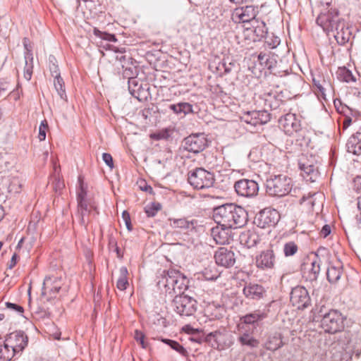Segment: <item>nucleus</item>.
Segmentation results:
<instances>
[{"mask_svg": "<svg viewBox=\"0 0 361 361\" xmlns=\"http://www.w3.org/2000/svg\"><path fill=\"white\" fill-rule=\"evenodd\" d=\"M18 257L16 254H13L12 257H11V259L10 261V264H9V268L10 269H12L13 267H15V265L17 263V259H18Z\"/></svg>", "mask_w": 361, "mask_h": 361, "instance_id": "57", "label": "nucleus"}, {"mask_svg": "<svg viewBox=\"0 0 361 361\" xmlns=\"http://www.w3.org/2000/svg\"><path fill=\"white\" fill-rule=\"evenodd\" d=\"M279 127L286 135H291L300 130V121L295 114L288 113L279 119Z\"/></svg>", "mask_w": 361, "mask_h": 361, "instance_id": "11", "label": "nucleus"}, {"mask_svg": "<svg viewBox=\"0 0 361 361\" xmlns=\"http://www.w3.org/2000/svg\"><path fill=\"white\" fill-rule=\"evenodd\" d=\"M94 35L98 37H100L103 39H105L109 42H116L117 39L116 38L114 35L103 32L100 30H99L97 28L94 29Z\"/></svg>", "mask_w": 361, "mask_h": 361, "instance_id": "44", "label": "nucleus"}, {"mask_svg": "<svg viewBox=\"0 0 361 361\" xmlns=\"http://www.w3.org/2000/svg\"><path fill=\"white\" fill-rule=\"evenodd\" d=\"M332 32L335 39L341 45L347 43L352 35L350 27L345 25L343 20H341L337 23L336 27L334 28V32Z\"/></svg>", "mask_w": 361, "mask_h": 361, "instance_id": "20", "label": "nucleus"}, {"mask_svg": "<svg viewBox=\"0 0 361 361\" xmlns=\"http://www.w3.org/2000/svg\"><path fill=\"white\" fill-rule=\"evenodd\" d=\"M122 218L126 225L127 228L130 231L132 229V225L129 213L127 211H124L122 214Z\"/></svg>", "mask_w": 361, "mask_h": 361, "instance_id": "54", "label": "nucleus"}, {"mask_svg": "<svg viewBox=\"0 0 361 361\" xmlns=\"http://www.w3.org/2000/svg\"><path fill=\"white\" fill-rule=\"evenodd\" d=\"M161 209V204L159 202H152L145 207V212L148 217L154 216Z\"/></svg>", "mask_w": 361, "mask_h": 361, "instance_id": "39", "label": "nucleus"}, {"mask_svg": "<svg viewBox=\"0 0 361 361\" xmlns=\"http://www.w3.org/2000/svg\"><path fill=\"white\" fill-rule=\"evenodd\" d=\"M351 121H352L351 118H349V117L346 118L345 119V121L343 122V127H344V128H348L350 126V124L351 123Z\"/></svg>", "mask_w": 361, "mask_h": 361, "instance_id": "63", "label": "nucleus"}, {"mask_svg": "<svg viewBox=\"0 0 361 361\" xmlns=\"http://www.w3.org/2000/svg\"><path fill=\"white\" fill-rule=\"evenodd\" d=\"M241 118L246 123L256 126L267 123L269 115L266 111H252L243 114Z\"/></svg>", "mask_w": 361, "mask_h": 361, "instance_id": "19", "label": "nucleus"}, {"mask_svg": "<svg viewBox=\"0 0 361 361\" xmlns=\"http://www.w3.org/2000/svg\"><path fill=\"white\" fill-rule=\"evenodd\" d=\"M347 151L355 155L361 154V133L353 135L346 143Z\"/></svg>", "mask_w": 361, "mask_h": 361, "instance_id": "26", "label": "nucleus"}, {"mask_svg": "<svg viewBox=\"0 0 361 361\" xmlns=\"http://www.w3.org/2000/svg\"><path fill=\"white\" fill-rule=\"evenodd\" d=\"M351 340V334L349 331H344L338 336V341L343 350H347L348 345Z\"/></svg>", "mask_w": 361, "mask_h": 361, "instance_id": "41", "label": "nucleus"}, {"mask_svg": "<svg viewBox=\"0 0 361 361\" xmlns=\"http://www.w3.org/2000/svg\"><path fill=\"white\" fill-rule=\"evenodd\" d=\"M134 338L143 348H147V343L145 341V336L142 331L135 330L134 333Z\"/></svg>", "mask_w": 361, "mask_h": 361, "instance_id": "46", "label": "nucleus"}, {"mask_svg": "<svg viewBox=\"0 0 361 361\" xmlns=\"http://www.w3.org/2000/svg\"><path fill=\"white\" fill-rule=\"evenodd\" d=\"M256 264L262 269L269 268L271 266V252L269 250L263 251L257 257Z\"/></svg>", "mask_w": 361, "mask_h": 361, "instance_id": "33", "label": "nucleus"}, {"mask_svg": "<svg viewBox=\"0 0 361 361\" xmlns=\"http://www.w3.org/2000/svg\"><path fill=\"white\" fill-rule=\"evenodd\" d=\"M62 286L61 280L56 276H47L43 283L42 295L47 300L55 298Z\"/></svg>", "mask_w": 361, "mask_h": 361, "instance_id": "14", "label": "nucleus"}, {"mask_svg": "<svg viewBox=\"0 0 361 361\" xmlns=\"http://www.w3.org/2000/svg\"><path fill=\"white\" fill-rule=\"evenodd\" d=\"M15 355L13 351L11 350L4 341L3 345H0V361H10Z\"/></svg>", "mask_w": 361, "mask_h": 361, "instance_id": "37", "label": "nucleus"}, {"mask_svg": "<svg viewBox=\"0 0 361 361\" xmlns=\"http://www.w3.org/2000/svg\"><path fill=\"white\" fill-rule=\"evenodd\" d=\"M331 233V228L329 225H324L321 231H320V235L324 237V238H326Z\"/></svg>", "mask_w": 361, "mask_h": 361, "instance_id": "55", "label": "nucleus"}, {"mask_svg": "<svg viewBox=\"0 0 361 361\" xmlns=\"http://www.w3.org/2000/svg\"><path fill=\"white\" fill-rule=\"evenodd\" d=\"M279 213L276 209H272V223H274V224H276L279 222Z\"/></svg>", "mask_w": 361, "mask_h": 361, "instance_id": "56", "label": "nucleus"}, {"mask_svg": "<svg viewBox=\"0 0 361 361\" xmlns=\"http://www.w3.org/2000/svg\"><path fill=\"white\" fill-rule=\"evenodd\" d=\"M188 182L195 189L202 190L213 185L214 176L209 171L198 168L189 173Z\"/></svg>", "mask_w": 361, "mask_h": 361, "instance_id": "4", "label": "nucleus"}, {"mask_svg": "<svg viewBox=\"0 0 361 361\" xmlns=\"http://www.w3.org/2000/svg\"><path fill=\"white\" fill-rule=\"evenodd\" d=\"M161 341L163 343L169 345L171 348H173V350H176L180 353H183V351L185 350L184 348L181 345H180L177 341L166 338H162L161 339Z\"/></svg>", "mask_w": 361, "mask_h": 361, "instance_id": "45", "label": "nucleus"}, {"mask_svg": "<svg viewBox=\"0 0 361 361\" xmlns=\"http://www.w3.org/2000/svg\"><path fill=\"white\" fill-rule=\"evenodd\" d=\"M102 159L106 164L111 169L114 167V161L111 155L109 153H104L102 154Z\"/></svg>", "mask_w": 361, "mask_h": 361, "instance_id": "53", "label": "nucleus"}, {"mask_svg": "<svg viewBox=\"0 0 361 361\" xmlns=\"http://www.w3.org/2000/svg\"><path fill=\"white\" fill-rule=\"evenodd\" d=\"M345 317L337 310L331 309L325 313L321 319L322 329L329 334H336L344 330Z\"/></svg>", "mask_w": 361, "mask_h": 361, "instance_id": "2", "label": "nucleus"}, {"mask_svg": "<svg viewBox=\"0 0 361 361\" xmlns=\"http://www.w3.org/2000/svg\"><path fill=\"white\" fill-rule=\"evenodd\" d=\"M170 109L176 114H187L192 111V106L188 103L184 102L177 104H171L170 106Z\"/></svg>", "mask_w": 361, "mask_h": 361, "instance_id": "38", "label": "nucleus"}, {"mask_svg": "<svg viewBox=\"0 0 361 361\" xmlns=\"http://www.w3.org/2000/svg\"><path fill=\"white\" fill-rule=\"evenodd\" d=\"M257 8L253 6H246L235 8L231 15L232 20L235 23H249L255 20Z\"/></svg>", "mask_w": 361, "mask_h": 361, "instance_id": "13", "label": "nucleus"}, {"mask_svg": "<svg viewBox=\"0 0 361 361\" xmlns=\"http://www.w3.org/2000/svg\"><path fill=\"white\" fill-rule=\"evenodd\" d=\"M129 286L128 271L126 267H121L119 270V277L116 282V287L121 290H126Z\"/></svg>", "mask_w": 361, "mask_h": 361, "instance_id": "32", "label": "nucleus"}, {"mask_svg": "<svg viewBox=\"0 0 361 361\" xmlns=\"http://www.w3.org/2000/svg\"><path fill=\"white\" fill-rule=\"evenodd\" d=\"M351 92H352V94H353L354 95H355V96H357L358 97H361V90H359L356 87L352 88L351 89Z\"/></svg>", "mask_w": 361, "mask_h": 361, "instance_id": "61", "label": "nucleus"}, {"mask_svg": "<svg viewBox=\"0 0 361 361\" xmlns=\"http://www.w3.org/2000/svg\"><path fill=\"white\" fill-rule=\"evenodd\" d=\"M356 223L359 228H361V212L360 214L356 215L355 216Z\"/></svg>", "mask_w": 361, "mask_h": 361, "instance_id": "62", "label": "nucleus"}, {"mask_svg": "<svg viewBox=\"0 0 361 361\" xmlns=\"http://www.w3.org/2000/svg\"><path fill=\"white\" fill-rule=\"evenodd\" d=\"M254 224L261 228H269L271 225V210L264 209L259 212L254 219Z\"/></svg>", "mask_w": 361, "mask_h": 361, "instance_id": "24", "label": "nucleus"}, {"mask_svg": "<svg viewBox=\"0 0 361 361\" xmlns=\"http://www.w3.org/2000/svg\"><path fill=\"white\" fill-rule=\"evenodd\" d=\"M322 5L329 6L331 4V0H319Z\"/></svg>", "mask_w": 361, "mask_h": 361, "instance_id": "64", "label": "nucleus"}, {"mask_svg": "<svg viewBox=\"0 0 361 361\" xmlns=\"http://www.w3.org/2000/svg\"><path fill=\"white\" fill-rule=\"evenodd\" d=\"M80 189L77 195L78 212L81 216V220L85 223L84 217L92 210H96L95 203L87 198V187L85 185L81 178H79Z\"/></svg>", "mask_w": 361, "mask_h": 361, "instance_id": "5", "label": "nucleus"}, {"mask_svg": "<svg viewBox=\"0 0 361 361\" xmlns=\"http://www.w3.org/2000/svg\"><path fill=\"white\" fill-rule=\"evenodd\" d=\"M275 92H276V93H277V94L274 95V97L276 102V104L274 105V104H272V109L273 108L276 109V107H279L280 106V103L282 104L285 101L284 100L285 97L283 95V90H276Z\"/></svg>", "mask_w": 361, "mask_h": 361, "instance_id": "49", "label": "nucleus"}, {"mask_svg": "<svg viewBox=\"0 0 361 361\" xmlns=\"http://www.w3.org/2000/svg\"><path fill=\"white\" fill-rule=\"evenodd\" d=\"M353 188L355 192L361 193V176H357L354 178Z\"/></svg>", "mask_w": 361, "mask_h": 361, "instance_id": "52", "label": "nucleus"}, {"mask_svg": "<svg viewBox=\"0 0 361 361\" xmlns=\"http://www.w3.org/2000/svg\"><path fill=\"white\" fill-rule=\"evenodd\" d=\"M341 21L338 17V12L336 10L329 11L327 13H322L316 19L317 24L322 27L327 33L334 32L337 23Z\"/></svg>", "mask_w": 361, "mask_h": 361, "instance_id": "8", "label": "nucleus"}, {"mask_svg": "<svg viewBox=\"0 0 361 361\" xmlns=\"http://www.w3.org/2000/svg\"><path fill=\"white\" fill-rule=\"evenodd\" d=\"M54 85L60 97H63L65 94L64 82L59 75H56Z\"/></svg>", "mask_w": 361, "mask_h": 361, "instance_id": "42", "label": "nucleus"}, {"mask_svg": "<svg viewBox=\"0 0 361 361\" xmlns=\"http://www.w3.org/2000/svg\"><path fill=\"white\" fill-rule=\"evenodd\" d=\"M236 192L244 197H252L258 192V185L252 180L248 179H241L237 181L234 185Z\"/></svg>", "mask_w": 361, "mask_h": 361, "instance_id": "15", "label": "nucleus"}, {"mask_svg": "<svg viewBox=\"0 0 361 361\" xmlns=\"http://www.w3.org/2000/svg\"><path fill=\"white\" fill-rule=\"evenodd\" d=\"M312 83L316 89L318 97L327 100L326 97L332 92V87L329 82L326 81L320 74L312 73Z\"/></svg>", "mask_w": 361, "mask_h": 361, "instance_id": "16", "label": "nucleus"}, {"mask_svg": "<svg viewBox=\"0 0 361 361\" xmlns=\"http://www.w3.org/2000/svg\"><path fill=\"white\" fill-rule=\"evenodd\" d=\"M173 132V128L169 127L159 130L154 133L150 134L149 137L155 140H167L171 137Z\"/></svg>", "mask_w": 361, "mask_h": 361, "instance_id": "35", "label": "nucleus"}, {"mask_svg": "<svg viewBox=\"0 0 361 361\" xmlns=\"http://www.w3.org/2000/svg\"><path fill=\"white\" fill-rule=\"evenodd\" d=\"M272 86L275 85L276 89H279L282 85L286 84V80L283 77L288 75L287 68V59L272 51Z\"/></svg>", "mask_w": 361, "mask_h": 361, "instance_id": "3", "label": "nucleus"}, {"mask_svg": "<svg viewBox=\"0 0 361 361\" xmlns=\"http://www.w3.org/2000/svg\"><path fill=\"white\" fill-rule=\"evenodd\" d=\"M232 228L217 224L211 230V235L217 244H228L232 240Z\"/></svg>", "mask_w": 361, "mask_h": 361, "instance_id": "18", "label": "nucleus"}, {"mask_svg": "<svg viewBox=\"0 0 361 361\" xmlns=\"http://www.w3.org/2000/svg\"><path fill=\"white\" fill-rule=\"evenodd\" d=\"M6 306L8 309L18 312L20 314H23L24 309L22 306L17 304L11 303L9 302H6Z\"/></svg>", "mask_w": 361, "mask_h": 361, "instance_id": "50", "label": "nucleus"}, {"mask_svg": "<svg viewBox=\"0 0 361 361\" xmlns=\"http://www.w3.org/2000/svg\"><path fill=\"white\" fill-rule=\"evenodd\" d=\"M338 78H339V80H343L344 82H350L355 81V78L354 77L351 71L346 69L345 68L340 69L338 72Z\"/></svg>", "mask_w": 361, "mask_h": 361, "instance_id": "40", "label": "nucleus"}, {"mask_svg": "<svg viewBox=\"0 0 361 361\" xmlns=\"http://www.w3.org/2000/svg\"><path fill=\"white\" fill-rule=\"evenodd\" d=\"M166 277V286L171 288L174 293H180L185 288V277L179 271L170 269L167 271Z\"/></svg>", "mask_w": 361, "mask_h": 361, "instance_id": "10", "label": "nucleus"}, {"mask_svg": "<svg viewBox=\"0 0 361 361\" xmlns=\"http://www.w3.org/2000/svg\"><path fill=\"white\" fill-rule=\"evenodd\" d=\"M173 302L175 311L181 316L188 317L196 312V300L186 295H176Z\"/></svg>", "mask_w": 361, "mask_h": 361, "instance_id": "6", "label": "nucleus"}, {"mask_svg": "<svg viewBox=\"0 0 361 361\" xmlns=\"http://www.w3.org/2000/svg\"><path fill=\"white\" fill-rule=\"evenodd\" d=\"M27 341V336L21 331L12 332L5 339L6 346H8L15 355L25 349Z\"/></svg>", "mask_w": 361, "mask_h": 361, "instance_id": "12", "label": "nucleus"}, {"mask_svg": "<svg viewBox=\"0 0 361 361\" xmlns=\"http://www.w3.org/2000/svg\"><path fill=\"white\" fill-rule=\"evenodd\" d=\"M267 317V314L263 313H260L259 312H255L240 318V322L239 324H242L244 325V328H246V324H252L256 322L262 320L264 317Z\"/></svg>", "mask_w": 361, "mask_h": 361, "instance_id": "31", "label": "nucleus"}, {"mask_svg": "<svg viewBox=\"0 0 361 361\" xmlns=\"http://www.w3.org/2000/svg\"><path fill=\"white\" fill-rule=\"evenodd\" d=\"M183 330L188 333V334H195L196 333L197 330L193 329L192 327H191L189 325H186L183 328Z\"/></svg>", "mask_w": 361, "mask_h": 361, "instance_id": "58", "label": "nucleus"}, {"mask_svg": "<svg viewBox=\"0 0 361 361\" xmlns=\"http://www.w3.org/2000/svg\"><path fill=\"white\" fill-rule=\"evenodd\" d=\"M291 188V179L285 174L275 175L272 178V195L285 196L289 193Z\"/></svg>", "mask_w": 361, "mask_h": 361, "instance_id": "9", "label": "nucleus"}, {"mask_svg": "<svg viewBox=\"0 0 361 361\" xmlns=\"http://www.w3.org/2000/svg\"><path fill=\"white\" fill-rule=\"evenodd\" d=\"M298 251V246L294 242H288L284 245L283 252L286 257L293 256Z\"/></svg>", "mask_w": 361, "mask_h": 361, "instance_id": "43", "label": "nucleus"}, {"mask_svg": "<svg viewBox=\"0 0 361 361\" xmlns=\"http://www.w3.org/2000/svg\"><path fill=\"white\" fill-rule=\"evenodd\" d=\"M239 240L241 245L250 248L256 245L259 237L255 231L247 230L240 233Z\"/></svg>", "mask_w": 361, "mask_h": 361, "instance_id": "27", "label": "nucleus"}, {"mask_svg": "<svg viewBox=\"0 0 361 361\" xmlns=\"http://www.w3.org/2000/svg\"><path fill=\"white\" fill-rule=\"evenodd\" d=\"M9 192L19 193L23 188V180L17 176H9L4 180Z\"/></svg>", "mask_w": 361, "mask_h": 361, "instance_id": "28", "label": "nucleus"}, {"mask_svg": "<svg viewBox=\"0 0 361 361\" xmlns=\"http://www.w3.org/2000/svg\"><path fill=\"white\" fill-rule=\"evenodd\" d=\"M213 217L216 224L233 229L243 227L247 219L245 209L233 204H226L216 207L214 211Z\"/></svg>", "mask_w": 361, "mask_h": 361, "instance_id": "1", "label": "nucleus"}, {"mask_svg": "<svg viewBox=\"0 0 361 361\" xmlns=\"http://www.w3.org/2000/svg\"><path fill=\"white\" fill-rule=\"evenodd\" d=\"M257 32V29L253 30L250 27H247L244 30V34L250 40L255 41L256 38L255 33Z\"/></svg>", "mask_w": 361, "mask_h": 361, "instance_id": "51", "label": "nucleus"}, {"mask_svg": "<svg viewBox=\"0 0 361 361\" xmlns=\"http://www.w3.org/2000/svg\"><path fill=\"white\" fill-rule=\"evenodd\" d=\"M237 327L240 334L238 341L241 345H247L250 348L258 346L259 341L253 337V331H251L250 329H247L244 328V325L242 324H238Z\"/></svg>", "mask_w": 361, "mask_h": 361, "instance_id": "21", "label": "nucleus"}, {"mask_svg": "<svg viewBox=\"0 0 361 361\" xmlns=\"http://www.w3.org/2000/svg\"><path fill=\"white\" fill-rule=\"evenodd\" d=\"M32 71L30 68H27L24 72V78L27 80H30L32 77Z\"/></svg>", "mask_w": 361, "mask_h": 361, "instance_id": "60", "label": "nucleus"}, {"mask_svg": "<svg viewBox=\"0 0 361 361\" xmlns=\"http://www.w3.org/2000/svg\"><path fill=\"white\" fill-rule=\"evenodd\" d=\"M206 280H216L220 275L216 267L214 264L207 265L202 272Z\"/></svg>", "mask_w": 361, "mask_h": 361, "instance_id": "34", "label": "nucleus"}, {"mask_svg": "<svg viewBox=\"0 0 361 361\" xmlns=\"http://www.w3.org/2000/svg\"><path fill=\"white\" fill-rule=\"evenodd\" d=\"M290 300L293 306L303 310L311 305V299L307 289L303 286H295L290 292Z\"/></svg>", "mask_w": 361, "mask_h": 361, "instance_id": "7", "label": "nucleus"}, {"mask_svg": "<svg viewBox=\"0 0 361 361\" xmlns=\"http://www.w3.org/2000/svg\"><path fill=\"white\" fill-rule=\"evenodd\" d=\"M243 293L247 298L258 300L263 297L264 290L258 284L249 283L244 287Z\"/></svg>", "mask_w": 361, "mask_h": 361, "instance_id": "23", "label": "nucleus"}, {"mask_svg": "<svg viewBox=\"0 0 361 361\" xmlns=\"http://www.w3.org/2000/svg\"><path fill=\"white\" fill-rule=\"evenodd\" d=\"M223 334L219 331H215L214 332H211L206 336V341L207 342H212V340L218 343V341L221 338Z\"/></svg>", "mask_w": 361, "mask_h": 361, "instance_id": "48", "label": "nucleus"}, {"mask_svg": "<svg viewBox=\"0 0 361 361\" xmlns=\"http://www.w3.org/2000/svg\"><path fill=\"white\" fill-rule=\"evenodd\" d=\"M320 272L319 260H314L311 262V267L307 271H303V278L307 281H316Z\"/></svg>", "mask_w": 361, "mask_h": 361, "instance_id": "29", "label": "nucleus"}, {"mask_svg": "<svg viewBox=\"0 0 361 361\" xmlns=\"http://www.w3.org/2000/svg\"><path fill=\"white\" fill-rule=\"evenodd\" d=\"M170 226L173 228H189L192 224L185 219H170Z\"/></svg>", "mask_w": 361, "mask_h": 361, "instance_id": "36", "label": "nucleus"}, {"mask_svg": "<svg viewBox=\"0 0 361 361\" xmlns=\"http://www.w3.org/2000/svg\"><path fill=\"white\" fill-rule=\"evenodd\" d=\"M280 39L278 37L272 36V49L276 48V47L280 44Z\"/></svg>", "mask_w": 361, "mask_h": 361, "instance_id": "59", "label": "nucleus"}, {"mask_svg": "<svg viewBox=\"0 0 361 361\" xmlns=\"http://www.w3.org/2000/svg\"><path fill=\"white\" fill-rule=\"evenodd\" d=\"M216 263L221 267L228 268L232 267L235 262L234 252L226 247H219L214 254Z\"/></svg>", "mask_w": 361, "mask_h": 361, "instance_id": "17", "label": "nucleus"}, {"mask_svg": "<svg viewBox=\"0 0 361 361\" xmlns=\"http://www.w3.org/2000/svg\"><path fill=\"white\" fill-rule=\"evenodd\" d=\"M48 129V124L46 120L41 122L39 128V135L38 138L39 141H43L46 138V133Z\"/></svg>", "mask_w": 361, "mask_h": 361, "instance_id": "47", "label": "nucleus"}, {"mask_svg": "<svg viewBox=\"0 0 361 361\" xmlns=\"http://www.w3.org/2000/svg\"><path fill=\"white\" fill-rule=\"evenodd\" d=\"M186 149L194 153L202 151L207 145V140L203 135H190L185 140Z\"/></svg>", "mask_w": 361, "mask_h": 361, "instance_id": "22", "label": "nucleus"}, {"mask_svg": "<svg viewBox=\"0 0 361 361\" xmlns=\"http://www.w3.org/2000/svg\"><path fill=\"white\" fill-rule=\"evenodd\" d=\"M343 270L342 267L338 265V267L331 265L327 269L326 277L331 283H336L341 278Z\"/></svg>", "mask_w": 361, "mask_h": 361, "instance_id": "30", "label": "nucleus"}, {"mask_svg": "<svg viewBox=\"0 0 361 361\" xmlns=\"http://www.w3.org/2000/svg\"><path fill=\"white\" fill-rule=\"evenodd\" d=\"M299 168L303 172L302 176L307 180L314 182L319 176L318 169L313 164L300 161Z\"/></svg>", "mask_w": 361, "mask_h": 361, "instance_id": "25", "label": "nucleus"}]
</instances>
